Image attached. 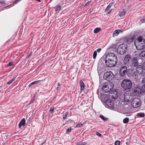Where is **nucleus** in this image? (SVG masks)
Returning a JSON list of instances; mask_svg holds the SVG:
<instances>
[{"label": "nucleus", "instance_id": "6e6552de", "mask_svg": "<svg viewBox=\"0 0 145 145\" xmlns=\"http://www.w3.org/2000/svg\"><path fill=\"white\" fill-rule=\"evenodd\" d=\"M105 56L113 60L114 61L117 62L118 58L117 55L114 53L109 52L106 55H105Z\"/></svg>", "mask_w": 145, "mask_h": 145}, {"label": "nucleus", "instance_id": "7c9ffc66", "mask_svg": "<svg viewBox=\"0 0 145 145\" xmlns=\"http://www.w3.org/2000/svg\"><path fill=\"white\" fill-rule=\"evenodd\" d=\"M116 45L114 44L112 46H111L109 48V49L112 50L114 51L116 50Z\"/></svg>", "mask_w": 145, "mask_h": 145}, {"label": "nucleus", "instance_id": "a18cd8bd", "mask_svg": "<svg viewBox=\"0 0 145 145\" xmlns=\"http://www.w3.org/2000/svg\"><path fill=\"white\" fill-rule=\"evenodd\" d=\"M111 7L109 5H108L106 8L105 10V12H106V11H108L109 9Z\"/></svg>", "mask_w": 145, "mask_h": 145}, {"label": "nucleus", "instance_id": "72a5a7b5", "mask_svg": "<svg viewBox=\"0 0 145 145\" xmlns=\"http://www.w3.org/2000/svg\"><path fill=\"white\" fill-rule=\"evenodd\" d=\"M125 12L124 10H122L121 12L119 14V15L120 17H122L125 15Z\"/></svg>", "mask_w": 145, "mask_h": 145}, {"label": "nucleus", "instance_id": "a19ab883", "mask_svg": "<svg viewBox=\"0 0 145 145\" xmlns=\"http://www.w3.org/2000/svg\"><path fill=\"white\" fill-rule=\"evenodd\" d=\"M121 142L119 140H116L114 143L115 145H120Z\"/></svg>", "mask_w": 145, "mask_h": 145}, {"label": "nucleus", "instance_id": "473e14b6", "mask_svg": "<svg viewBox=\"0 0 145 145\" xmlns=\"http://www.w3.org/2000/svg\"><path fill=\"white\" fill-rule=\"evenodd\" d=\"M140 57H142L145 56V51H142L139 54Z\"/></svg>", "mask_w": 145, "mask_h": 145}, {"label": "nucleus", "instance_id": "bf43d9fd", "mask_svg": "<svg viewBox=\"0 0 145 145\" xmlns=\"http://www.w3.org/2000/svg\"><path fill=\"white\" fill-rule=\"evenodd\" d=\"M32 54V52H31L29 54V57L31 56Z\"/></svg>", "mask_w": 145, "mask_h": 145}, {"label": "nucleus", "instance_id": "aec40b11", "mask_svg": "<svg viewBox=\"0 0 145 145\" xmlns=\"http://www.w3.org/2000/svg\"><path fill=\"white\" fill-rule=\"evenodd\" d=\"M143 38L141 36H139L137 37L135 40L134 42V44H136L139 42H144V41H142Z\"/></svg>", "mask_w": 145, "mask_h": 145}, {"label": "nucleus", "instance_id": "2f4dec72", "mask_svg": "<svg viewBox=\"0 0 145 145\" xmlns=\"http://www.w3.org/2000/svg\"><path fill=\"white\" fill-rule=\"evenodd\" d=\"M129 120V118H128L126 117L123 119V122L124 123H126L128 122Z\"/></svg>", "mask_w": 145, "mask_h": 145}, {"label": "nucleus", "instance_id": "f704fd0d", "mask_svg": "<svg viewBox=\"0 0 145 145\" xmlns=\"http://www.w3.org/2000/svg\"><path fill=\"white\" fill-rule=\"evenodd\" d=\"M56 7L55 11H57L60 10L61 8V7L60 5H57L56 6Z\"/></svg>", "mask_w": 145, "mask_h": 145}, {"label": "nucleus", "instance_id": "0eeeda50", "mask_svg": "<svg viewBox=\"0 0 145 145\" xmlns=\"http://www.w3.org/2000/svg\"><path fill=\"white\" fill-rule=\"evenodd\" d=\"M131 104L133 107L135 108H138L140 105V99L138 98L134 99L132 101Z\"/></svg>", "mask_w": 145, "mask_h": 145}, {"label": "nucleus", "instance_id": "8fccbe9b", "mask_svg": "<svg viewBox=\"0 0 145 145\" xmlns=\"http://www.w3.org/2000/svg\"><path fill=\"white\" fill-rule=\"evenodd\" d=\"M21 0H16L14 1L13 4H16L19 1H20Z\"/></svg>", "mask_w": 145, "mask_h": 145}, {"label": "nucleus", "instance_id": "9b49d317", "mask_svg": "<svg viewBox=\"0 0 145 145\" xmlns=\"http://www.w3.org/2000/svg\"><path fill=\"white\" fill-rule=\"evenodd\" d=\"M104 103L106 107H109L111 108H113L114 107L113 102L110 99L107 101H106Z\"/></svg>", "mask_w": 145, "mask_h": 145}, {"label": "nucleus", "instance_id": "f257e3e1", "mask_svg": "<svg viewBox=\"0 0 145 145\" xmlns=\"http://www.w3.org/2000/svg\"><path fill=\"white\" fill-rule=\"evenodd\" d=\"M127 68L125 66H122L119 70V74L116 75L115 78L118 80L120 81L125 76Z\"/></svg>", "mask_w": 145, "mask_h": 145}, {"label": "nucleus", "instance_id": "603ef678", "mask_svg": "<svg viewBox=\"0 0 145 145\" xmlns=\"http://www.w3.org/2000/svg\"><path fill=\"white\" fill-rule=\"evenodd\" d=\"M141 21L143 23H145V17H144L141 20Z\"/></svg>", "mask_w": 145, "mask_h": 145}, {"label": "nucleus", "instance_id": "c85d7f7f", "mask_svg": "<svg viewBox=\"0 0 145 145\" xmlns=\"http://www.w3.org/2000/svg\"><path fill=\"white\" fill-rule=\"evenodd\" d=\"M16 77H13V78L12 79H11V80H10L7 82V84L8 85L10 84L16 79Z\"/></svg>", "mask_w": 145, "mask_h": 145}, {"label": "nucleus", "instance_id": "4468645a", "mask_svg": "<svg viewBox=\"0 0 145 145\" xmlns=\"http://www.w3.org/2000/svg\"><path fill=\"white\" fill-rule=\"evenodd\" d=\"M110 96L113 99L115 100L118 97V92L115 89H113V91L110 92Z\"/></svg>", "mask_w": 145, "mask_h": 145}, {"label": "nucleus", "instance_id": "39448f33", "mask_svg": "<svg viewBox=\"0 0 145 145\" xmlns=\"http://www.w3.org/2000/svg\"><path fill=\"white\" fill-rule=\"evenodd\" d=\"M105 58V63L106 65L109 67H114L117 63V62L115 61H114L113 60H112L107 57L105 56L104 55Z\"/></svg>", "mask_w": 145, "mask_h": 145}, {"label": "nucleus", "instance_id": "2eb2a0df", "mask_svg": "<svg viewBox=\"0 0 145 145\" xmlns=\"http://www.w3.org/2000/svg\"><path fill=\"white\" fill-rule=\"evenodd\" d=\"M105 58L104 55L99 59L98 64V67H104L103 63H105Z\"/></svg>", "mask_w": 145, "mask_h": 145}, {"label": "nucleus", "instance_id": "052dcab7", "mask_svg": "<svg viewBox=\"0 0 145 145\" xmlns=\"http://www.w3.org/2000/svg\"><path fill=\"white\" fill-rule=\"evenodd\" d=\"M113 3H110L108 5H109L110 7H111L113 5Z\"/></svg>", "mask_w": 145, "mask_h": 145}, {"label": "nucleus", "instance_id": "774afa93", "mask_svg": "<svg viewBox=\"0 0 145 145\" xmlns=\"http://www.w3.org/2000/svg\"><path fill=\"white\" fill-rule=\"evenodd\" d=\"M66 123H66V122L65 123L63 124V125H65Z\"/></svg>", "mask_w": 145, "mask_h": 145}, {"label": "nucleus", "instance_id": "c756f323", "mask_svg": "<svg viewBox=\"0 0 145 145\" xmlns=\"http://www.w3.org/2000/svg\"><path fill=\"white\" fill-rule=\"evenodd\" d=\"M99 117L104 121H106L108 119V118L105 117L103 116L102 115H100L99 116Z\"/></svg>", "mask_w": 145, "mask_h": 145}, {"label": "nucleus", "instance_id": "bb28decb", "mask_svg": "<svg viewBox=\"0 0 145 145\" xmlns=\"http://www.w3.org/2000/svg\"><path fill=\"white\" fill-rule=\"evenodd\" d=\"M101 30V29L99 27L96 28L94 30V33H97L99 32Z\"/></svg>", "mask_w": 145, "mask_h": 145}, {"label": "nucleus", "instance_id": "4c0bfd02", "mask_svg": "<svg viewBox=\"0 0 145 145\" xmlns=\"http://www.w3.org/2000/svg\"><path fill=\"white\" fill-rule=\"evenodd\" d=\"M68 114V112H66L65 113L63 114V119H65L67 118V117Z\"/></svg>", "mask_w": 145, "mask_h": 145}, {"label": "nucleus", "instance_id": "20e7f679", "mask_svg": "<svg viewBox=\"0 0 145 145\" xmlns=\"http://www.w3.org/2000/svg\"><path fill=\"white\" fill-rule=\"evenodd\" d=\"M126 74L130 78H132L136 79L138 77V75L137 74V72L133 69H127Z\"/></svg>", "mask_w": 145, "mask_h": 145}, {"label": "nucleus", "instance_id": "1a4fd4ad", "mask_svg": "<svg viewBox=\"0 0 145 145\" xmlns=\"http://www.w3.org/2000/svg\"><path fill=\"white\" fill-rule=\"evenodd\" d=\"M135 37L133 36L131 37L130 36H126L124 37V41L128 44H130L132 43L135 39Z\"/></svg>", "mask_w": 145, "mask_h": 145}, {"label": "nucleus", "instance_id": "4be33fe9", "mask_svg": "<svg viewBox=\"0 0 145 145\" xmlns=\"http://www.w3.org/2000/svg\"><path fill=\"white\" fill-rule=\"evenodd\" d=\"M102 89L105 92L108 93L109 92L110 89H109V87L108 85H106V84H104L102 88Z\"/></svg>", "mask_w": 145, "mask_h": 145}, {"label": "nucleus", "instance_id": "7ed1b4c3", "mask_svg": "<svg viewBox=\"0 0 145 145\" xmlns=\"http://www.w3.org/2000/svg\"><path fill=\"white\" fill-rule=\"evenodd\" d=\"M127 45L125 43H123L118 46L117 48L118 53L120 55H123L127 52Z\"/></svg>", "mask_w": 145, "mask_h": 145}, {"label": "nucleus", "instance_id": "58836bf2", "mask_svg": "<svg viewBox=\"0 0 145 145\" xmlns=\"http://www.w3.org/2000/svg\"><path fill=\"white\" fill-rule=\"evenodd\" d=\"M13 62L12 61H10L8 63L7 65V66H6L7 67H10L13 65Z\"/></svg>", "mask_w": 145, "mask_h": 145}, {"label": "nucleus", "instance_id": "3c124183", "mask_svg": "<svg viewBox=\"0 0 145 145\" xmlns=\"http://www.w3.org/2000/svg\"><path fill=\"white\" fill-rule=\"evenodd\" d=\"M34 101L35 99L33 98L31 99V101H30V104H32Z\"/></svg>", "mask_w": 145, "mask_h": 145}, {"label": "nucleus", "instance_id": "e2e57ef3", "mask_svg": "<svg viewBox=\"0 0 145 145\" xmlns=\"http://www.w3.org/2000/svg\"><path fill=\"white\" fill-rule=\"evenodd\" d=\"M12 5V4H10V5H8L7 6H6V7H5L3 8H7V7H8L10 5Z\"/></svg>", "mask_w": 145, "mask_h": 145}, {"label": "nucleus", "instance_id": "cd10ccee", "mask_svg": "<svg viewBox=\"0 0 145 145\" xmlns=\"http://www.w3.org/2000/svg\"><path fill=\"white\" fill-rule=\"evenodd\" d=\"M119 33L118 30H116L114 31L113 33V37H114L117 36L119 34Z\"/></svg>", "mask_w": 145, "mask_h": 145}, {"label": "nucleus", "instance_id": "f3484780", "mask_svg": "<svg viewBox=\"0 0 145 145\" xmlns=\"http://www.w3.org/2000/svg\"><path fill=\"white\" fill-rule=\"evenodd\" d=\"M142 67L141 65H138L137 66L136 72H137V74L140 75L143 72L144 70Z\"/></svg>", "mask_w": 145, "mask_h": 145}, {"label": "nucleus", "instance_id": "393cba45", "mask_svg": "<svg viewBox=\"0 0 145 145\" xmlns=\"http://www.w3.org/2000/svg\"><path fill=\"white\" fill-rule=\"evenodd\" d=\"M145 116L144 113L143 112H139L137 115V116L141 118H144Z\"/></svg>", "mask_w": 145, "mask_h": 145}, {"label": "nucleus", "instance_id": "ea45409f", "mask_svg": "<svg viewBox=\"0 0 145 145\" xmlns=\"http://www.w3.org/2000/svg\"><path fill=\"white\" fill-rule=\"evenodd\" d=\"M97 53L96 51H94L93 52V59H95L97 56Z\"/></svg>", "mask_w": 145, "mask_h": 145}, {"label": "nucleus", "instance_id": "ddd939ff", "mask_svg": "<svg viewBox=\"0 0 145 145\" xmlns=\"http://www.w3.org/2000/svg\"><path fill=\"white\" fill-rule=\"evenodd\" d=\"M79 84L80 87V92H81L82 91H83L85 93L87 94L88 93V90L85 89V84L82 80L80 81Z\"/></svg>", "mask_w": 145, "mask_h": 145}, {"label": "nucleus", "instance_id": "49530a36", "mask_svg": "<svg viewBox=\"0 0 145 145\" xmlns=\"http://www.w3.org/2000/svg\"><path fill=\"white\" fill-rule=\"evenodd\" d=\"M91 2V1H88L86 3L85 5H84V7H86L88 5H89L90 3Z\"/></svg>", "mask_w": 145, "mask_h": 145}, {"label": "nucleus", "instance_id": "a211bd4d", "mask_svg": "<svg viewBox=\"0 0 145 145\" xmlns=\"http://www.w3.org/2000/svg\"><path fill=\"white\" fill-rule=\"evenodd\" d=\"M138 58L135 57L133 58L132 59L131 63L132 65L133 66L136 67L138 65Z\"/></svg>", "mask_w": 145, "mask_h": 145}, {"label": "nucleus", "instance_id": "423d86ee", "mask_svg": "<svg viewBox=\"0 0 145 145\" xmlns=\"http://www.w3.org/2000/svg\"><path fill=\"white\" fill-rule=\"evenodd\" d=\"M114 77V75L111 71H108L104 73L103 78L105 80L111 82Z\"/></svg>", "mask_w": 145, "mask_h": 145}, {"label": "nucleus", "instance_id": "f8f14e48", "mask_svg": "<svg viewBox=\"0 0 145 145\" xmlns=\"http://www.w3.org/2000/svg\"><path fill=\"white\" fill-rule=\"evenodd\" d=\"M140 88L139 87H137L134 88L132 90V92L133 95H136L138 96L139 95V94L141 95H142L141 92H140Z\"/></svg>", "mask_w": 145, "mask_h": 145}, {"label": "nucleus", "instance_id": "de8ad7c7", "mask_svg": "<svg viewBox=\"0 0 145 145\" xmlns=\"http://www.w3.org/2000/svg\"><path fill=\"white\" fill-rule=\"evenodd\" d=\"M127 98H126L125 97H124V101L126 102H128L129 101V99H128Z\"/></svg>", "mask_w": 145, "mask_h": 145}, {"label": "nucleus", "instance_id": "37998d69", "mask_svg": "<svg viewBox=\"0 0 145 145\" xmlns=\"http://www.w3.org/2000/svg\"><path fill=\"white\" fill-rule=\"evenodd\" d=\"M86 144L85 142H82L78 143L76 145H84Z\"/></svg>", "mask_w": 145, "mask_h": 145}, {"label": "nucleus", "instance_id": "6e6d98bb", "mask_svg": "<svg viewBox=\"0 0 145 145\" xmlns=\"http://www.w3.org/2000/svg\"><path fill=\"white\" fill-rule=\"evenodd\" d=\"M118 30L119 33H122V32L124 31V30L123 29H118Z\"/></svg>", "mask_w": 145, "mask_h": 145}, {"label": "nucleus", "instance_id": "a878e982", "mask_svg": "<svg viewBox=\"0 0 145 145\" xmlns=\"http://www.w3.org/2000/svg\"><path fill=\"white\" fill-rule=\"evenodd\" d=\"M41 81V80H38L34 81L30 84L29 85V86L30 87L33 84H36L39 83Z\"/></svg>", "mask_w": 145, "mask_h": 145}, {"label": "nucleus", "instance_id": "dca6fc26", "mask_svg": "<svg viewBox=\"0 0 145 145\" xmlns=\"http://www.w3.org/2000/svg\"><path fill=\"white\" fill-rule=\"evenodd\" d=\"M109 97L108 95L104 94H101L100 96V98L101 99L102 101L104 103L109 99Z\"/></svg>", "mask_w": 145, "mask_h": 145}, {"label": "nucleus", "instance_id": "b1692460", "mask_svg": "<svg viewBox=\"0 0 145 145\" xmlns=\"http://www.w3.org/2000/svg\"><path fill=\"white\" fill-rule=\"evenodd\" d=\"M140 92H141L142 95H144L145 94V83L142 86L141 88H140Z\"/></svg>", "mask_w": 145, "mask_h": 145}, {"label": "nucleus", "instance_id": "5701e85b", "mask_svg": "<svg viewBox=\"0 0 145 145\" xmlns=\"http://www.w3.org/2000/svg\"><path fill=\"white\" fill-rule=\"evenodd\" d=\"M104 70V67H98L97 71L99 74H101V73L103 72Z\"/></svg>", "mask_w": 145, "mask_h": 145}, {"label": "nucleus", "instance_id": "5fc2aeb1", "mask_svg": "<svg viewBox=\"0 0 145 145\" xmlns=\"http://www.w3.org/2000/svg\"><path fill=\"white\" fill-rule=\"evenodd\" d=\"M5 3V1H3L0 2V5H3Z\"/></svg>", "mask_w": 145, "mask_h": 145}, {"label": "nucleus", "instance_id": "09e8293b", "mask_svg": "<svg viewBox=\"0 0 145 145\" xmlns=\"http://www.w3.org/2000/svg\"><path fill=\"white\" fill-rule=\"evenodd\" d=\"M96 134L99 137H101L102 136V135L100 133L98 132H96Z\"/></svg>", "mask_w": 145, "mask_h": 145}, {"label": "nucleus", "instance_id": "79ce46f5", "mask_svg": "<svg viewBox=\"0 0 145 145\" xmlns=\"http://www.w3.org/2000/svg\"><path fill=\"white\" fill-rule=\"evenodd\" d=\"M141 65L142 66L144 71H145V62L141 64Z\"/></svg>", "mask_w": 145, "mask_h": 145}, {"label": "nucleus", "instance_id": "c9c22d12", "mask_svg": "<svg viewBox=\"0 0 145 145\" xmlns=\"http://www.w3.org/2000/svg\"><path fill=\"white\" fill-rule=\"evenodd\" d=\"M72 128L71 127H69L66 131V133L67 134H69L72 130Z\"/></svg>", "mask_w": 145, "mask_h": 145}, {"label": "nucleus", "instance_id": "0e129e2a", "mask_svg": "<svg viewBox=\"0 0 145 145\" xmlns=\"http://www.w3.org/2000/svg\"><path fill=\"white\" fill-rule=\"evenodd\" d=\"M57 84V85L58 86H59L61 85L60 83L59 82Z\"/></svg>", "mask_w": 145, "mask_h": 145}, {"label": "nucleus", "instance_id": "864d4df0", "mask_svg": "<svg viewBox=\"0 0 145 145\" xmlns=\"http://www.w3.org/2000/svg\"><path fill=\"white\" fill-rule=\"evenodd\" d=\"M72 121V120L71 119H69L67 121H66V123H67V122H69L70 123H71Z\"/></svg>", "mask_w": 145, "mask_h": 145}, {"label": "nucleus", "instance_id": "69168bd1", "mask_svg": "<svg viewBox=\"0 0 145 145\" xmlns=\"http://www.w3.org/2000/svg\"><path fill=\"white\" fill-rule=\"evenodd\" d=\"M36 1L39 2H40L41 0H36Z\"/></svg>", "mask_w": 145, "mask_h": 145}, {"label": "nucleus", "instance_id": "4d7b16f0", "mask_svg": "<svg viewBox=\"0 0 145 145\" xmlns=\"http://www.w3.org/2000/svg\"><path fill=\"white\" fill-rule=\"evenodd\" d=\"M101 48H99L97 49V52H99L101 51Z\"/></svg>", "mask_w": 145, "mask_h": 145}, {"label": "nucleus", "instance_id": "9d476101", "mask_svg": "<svg viewBox=\"0 0 145 145\" xmlns=\"http://www.w3.org/2000/svg\"><path fill=\"white\" fill-rule=\"evenodd\" d=\"M134 45L135 46L137 49L139 50H142L145 48V42H139L136 44H134Z\"/></svg>", "mask_w": 145, "mask_h": 145}, {"label": "nucleus", "instance_id": "f03ea898", "mask_svg": "<svg viewBox=\"0 0 145 145\" xmlns=\"http://www.w3.org/2000/svg\"><path fill=\"white\" fill-rule=\"evenodd\" d=\"M132 81L129 79H124L121 83V87L125 90L130 89L132 88Z\"/></svg>", "mask_w": 145, "mask_h": 145}, {"label": "nucleus", "instance_id": "c03bdc74", "mask_svg": "<svg viewBox=\"0 0 145 145\" xmlns=\"http://www.w3.org/2000/svg\"><path fill=\"white\" fill-rule=\"evenodd\" d=\"M82 126V124L81 123H78L76 125V127H81Z\"/></svg>", "mask_w": 145, "mask_h": 145}, {"label": "nucleus", "instance_id": "13d9d810", "mask_svg": "<svg viewBox=\"0 0 145 145\" xmlns=\"http://www.w3.org/2000/svg\"><path fill=\"white\" fill-rule=\"evenodd\" d=\"M142 82L143 83H145V78H144L142 79Z\"/></svg>", "mask_w": 145, "mask_h": 145}, {"label": "nucleus", "instance_id": "338daca9", "mask_svg": "<svg viewBox=\"0 0 145 145\" xmlns=\"http://www.w3.org/2000/svg\"><path fill=\"white\" fill-rule=\"evenodd\" d=\"M111 12V10H110L109 12H108V14H109Z\"/></svg>", "mask_w": 145, "mask_h": 145}, {"label": "nucleus", "instance_id": "412c9836", "mask_svg": "<svg viewBox=\"0 0 145 145\" xmlns=\"http://www.w3.org/2000/svg\"><path fill=\"white\" fill-rule=\"evenodd\" d=\"M25 120L24 118L22 119L20 122H19L18 124L19 128H21L22 126H25Z\"/></svg>", "mask_w": 145, "mask_h": 145}, {"label": "nucleus", "instance_id": "e433bc0d", "mask_svg": "<svg viewBox=\"0 0 145 145\" xmlns=\"http://www.w3.org/2000/svg\"><path fill=\"white\" fill-rule=\"evenodd\" d=\"M54 107H51L50 108V110H49L50 113L51 114H52L53 113H54Z\"/></svg>", "mask_w": 145, "mask_h": 145}, {"label": "nucleus", "instance_id": "680f3d73", "mask_svg": "<svg viewBox=\"0 0 145 145\" xmlns=\"http://www.w3.org/2000/svg\"><path fill=\"white\" fill-rule=\"evenodd\" d=\"M30 119H31V118L30 117L29 118V121H27L28 123L29 121V123H30Z\"/></svg>", "mask_w": 145, "mask_h": 145}, {"label": "nucleus", "instance_id": "6ab92c4d", "mask_svg": "<svg viewBox=\"0 0 145 145\" xmlns=\"http://www.w3.org/2000/svg\"><path fill=\"white\" fill-rule=\"evenodd\" d=\"M131 59V57L130 55V54H127L125 56L123 60L125 63H127L129 62L130 60Z\"/></svg>", "mask_w": 145, "mask_h": 145}]
</instances>
